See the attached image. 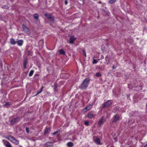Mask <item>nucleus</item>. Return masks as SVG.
<instances>
[{
  "label": "nucleus",
  "instance_id": "nucleus-1",
  "mask_svg": "<svg viewBox=\"0 0 147 147\" xmlns=\"http://www.w3.org/2000/svg\"><path fill=\"white\" fill-rule=\"evenodd\" d=\"M90 81L89 78H87L84 80L83 83L80 86L79 88L81 89H86L88 87Z\"/></svg>",
  "mask_w": 147,
  "mask_h": 147
},
{
  "label": "nucleus",
  "instance_id": "nucleus-2",
  "mask_svg": "<svg viewBox=\"0 0 147 147\" xmlns=\"http://www.w3.org/2000/svg\"><path fill=\"white\" fill-rule=\"evenodd\" d=\"M7 138L16 145H18L19 142L14 137L11 136H9L6 137Z\"/></svg>",
  "mask_w": 147,
  "mask_h": 147
},
{
  "label": "nucleus",
  "instance_id": "nucleus-3",
  "mask_svg": "<svg viewBox=\"0 0 147 147\" xmlns=\"http://www.w3.org/2000/svg\"><path fill=\"white\" fill-rule=\"evenodd\" d=\"M105 121V119L103 117H102L99 120L97 124L98 127H100L103 124L104 122Z\"/></svg>",
  "mask_w": 147,
  "mask_h": 147
},
{
  "label": "nucleus",
  "instance_id": "nucleus-4",
  "mask_svg": "<svg viewBox=\"0 0 147 147\" xmlns=\"http://www.w3.org/2000/svg\"><path fill=\"white\" fill-rule=\"evenodd\" d=\"M112 101L111 100H109L106 102L103 105V108H104L109 107L110 105L112 103Z\"/></svg>",
  "mask_w": 147,
  "mask_h": 147
},
{
  "label": "nucleus",
  "instance_id": "nucleus-5",
  "mask_svg": "<svg viewBox=\"0 0 147 147\" xmlns=\"http://www.w3.org/2000/svg\"><path fill=\"white\" fill-rule=\"evenodd\" d=\"M93 139L94 142L97 144H100V139L97 137H94Z\"/></svg>",
  "mask_w": 147,
  "mask_h": 147
},
{
  "label": "nucleus",
  "instance_id": "nucleus-6",
  "mask_svg": "<svg viewBox=\"0 0 147 147\" xmlns=\"http://www.w3.org/2000/svg\"><path fill=\"white\" fill-rule=\"evenodd\" d=\"M20 119L19 117H17L11 120V124H13L15 123L18 121Z\"/></svg>",
  "mask_w": 147,
  "mask_h": 147
},
{
  "label": "nucleus",
  "instance_id": "nucleus-7",
  "mask_svg": "<svg viewBox=\"0 0 147 147\" xmlns=\"http://www.w3.org/2000/svg\"><path fill=\"white\" fill-rule=\"evenodd\" d=\"M76 38L74 36H71L69 39V43L71 44H73L74 41L76 40Z\"/></svg>",
  "mask_w": 147,
  "mask_h": 147
},
{
  "label": "nucleus",
  "instance_id": "nucleus-8",
  "mask_svg": "<svg viewBox=\"0 0 147 147\" xmlns=\"http://www.w3.org/2000/svg\"><path fill=\"white\" fill-rule=\"evenodd\" d=\"M16 43H17L18 45L21 46L23 44V41L22 40H20L17 41Z\"/></svg>",
  "mask_w": 147,
  "mask_h": 147
},
{
  "label": "nucleus",
  "instance_id": "nucleus-9",
  "mask_svg": "<svg viewBox=\"0 0 147 147\" xmlns=\"http://www.w3.org/2000/svg\"><path fill=\"white\" fill-rule=\"evenodd\" d=\"M119 115H116L114 119V120L113 121V122H116L119 119Z\"/></svg>",
  "mask_w": 147,
  "mask_h": 147
},
{
  "label": "nucleus",
  "instance_id": "nucleus-10",
  "mask_svg": "<svg viewBox=\"0 0 147 147\" xmlns=\"http://www.w3.org/2000/svg\"><path fill=\"white\" fill-rule=\"evenodd\" d=\"M22 28L24 31L26 32H28L29 31L28 28L26 27V26L24 25H22Z\"/></svg>",
  "mask_w": 147,
  "mask_h": 147
},
{
  "label": "nucleus",
  "instance_id": "nucleus-11",
  "mask_svg": "<svg viewBox=\"0 0 147 147\" xmlns=\"http://www.w3.org/2000/svg\"><path fill=\"white\" fill-rule=\"evenodd\" d=\"M10 43L12 45H14L16 44L17 42L13 38H11L10 39Z\"/></svg>",
  "mask_w": 147,
  "mask_h": 147
},
{
  "label": "nucleus",
  "instance_id": "nucleus-12",
  "mask_svg": "<svg viewBox=\"0 0 147 147\" xmlns=\"http://www.w3.org/2000/svg\"><path fill=\"white\" fill-rule=\"evenodd\" d=\"M27 63V59H25L23 62V66L24 68V69H26V65Z\"/></svg>",
  "mask_w": 147,
  "mask_h": 147
},
{
  "label": "nucleus",
  "instance_id": "nucleus-13",
  "mask_svg": "<svg viewBox=\"0 0 147 147\" xmlns=\"http://www.w3.org/2000/svg\"><path fill=\"white\" fill-rule=\"evenodd\" d=\"M92 105H89L87 106L86 107L85 109H87L88 110H89L92 108Z\"/></svg>",
  "mask_w": 147,
  "mask_h": 147
},
{
  "label": "nucleus",
  "instance_id": "nucleus-14",
  "mask_svg": "<svg viewBox=\"0 0 147 147\" xmlns=\"http://www.w3.org/2000/svg\"><path fill=\"white\" fill-rule=\"evenodd\" d=\"M67 145L68 147H72L74 146L73 143L71 142H68Z\"/></svg>",
  "mask_w": 147,
  "mask_h": 147
},
{
  "label": "nucleus",
  "instance_id": "nucleus-15",
  "mask_svg": "<svg viewBox=\"0 0 147 147\" xmlns=\"http://www.w3.org/2000/svg\"><path fill=\"white\" fill-rule=\"evenodd\" d=\"M59 52L60 54H62L63 55H65V52L63 49L60 50L59 51Z\"/></svg>",
  "mask_w": 147,
  "mask_h": 147
},
{
  "label": "nucleus",
  "instance_id": "nucleus-16",
  "mask_svg": "<svg viewBox=\"0 0 147 147\" xmlns=\"http://www.w3.org/2000/svg\"><path fill=\"white\" fill-rule=\"evenodd\" d=\"M45 145L48 146H53L52 143L51 142H48L45 143Z\"/></svg>",
  "mask_w": 147,
  "mask_h": 147
},
{
  "label": "nucleus",
  "instance_id": "nucleus-17",
  "mask_svg": "<svg viewBox=\"0 0 147 147\" xmlns=\"http://www.w3.org/2000/svg\"><path fill=\"white\" fill-rule=\"evenodd\" d=\"M6 142L7 143L5 144L6 147H12L10 144L8 142Z\"/></svg>",
  "mask_w": 147,
  "mask_h": 147
},
{
  "label": "nucleus",
  "instance_id": "nucleus-18",
  "mask_svg": "<svg viewBox=\"0 0 147 147\" xmlns=\"http://www.w3.org/2000/svg\"><path fill=\"white\" fill-rule=\"evenodd\" d=\"M107 63V64H108L109 62V58L107 56H106L105 58Z\"/></svg>",
  "mask_w": 147,
  "mask_h": 147
},
{
  "label": "nucleus",
  "instance_id": "nucleus-19",
  "mask_svg": "<svg viewBox=\"0 0 147 147\" xmlns=\"http://www.w3.org/2000/svg\"><path fill=\"white\" fill-rule=\"evenodd\" d=\"M50 129L49 127H48L47 128L45 131V134H47V133L50 132Z\"/></svg>",
  "mask_w": 147,
  "mask_h": 147
},
{
  "label": "nucleus",
  "instance_id": "nucleus-20",
  "mask_svg": "<svg viewBox=\"0 0 147 147\" xmlns=\"http://www.w3.org/2000/svg\"><path fill=\"white\" fill-rule=\"evenodd\" d=\"M116 0H109V3L111 4H112L116 2Z\"/></svg>",
  "mask_w": 147,
  "mask_h": 147
},
{
  "label": "nucleus",
  "instance_id": "nucleus-21",
  "mask_svg": "<svg viewBox=\"0 0 147 147\" xmlns=\"http://www.w3.org/2000/svg\"><path fill=\"white\" fill-rule=\"evenodd\" d=\"M34 72V71L33 70H31L30 71V72L29 74V76L30 77L32 76V75H33Z\"/></svg>",
  "mask_w": 147,
  "mask_h": 147
},
{
  "label": "nucleus",
  "instance_id": "nucleus-22",
  "mask_svg": "<svg viewBox=\"0 0 147 147\" xmlns=\"http://www.w3.org/2000/svg\"><path fill=\"white\" fill-rule=\"evenodd\" d=\"M45 16L47 17L48 18H49V19L51 17H52L49 14H48V13H46L45 14Z\"/></svg>",
  "mask_w": 147,
  "mask_h": 147
},
{
  "label": "nucleus",
  "instance_id": "nucleus-23",
  "mask_svg": "<svg viewBox=\"0 0 147 147\" xmlns=\"http://www.w3.org/2000/svg\"><path fill=\"white\" fill-rule=\"evenodd\" d=\"M34 17L37 20L38 18L39 15L37 14H35L34 15Z\"/></svg>",
  "mask_w": 147,
  "mask_h": 147
},
{
  "label": "nucleus",
  "instance_id": "nucleus-24",
  "mask_svg": "<svg viewBox=\"0 0 147 147\" xmlns=\"http://www.w3.org/2000/svg\"><path fill=\"white\" fill-rule=\"evenodd\" d=\"M95 76L97 77H100L101 76V74L100 72H99L96 73L95 74Z\"/></svg>",
  "mask_w": 147,
  "mask_h": 147
},
{
  "label": "nucleus",
  "instance_id": "nucleus-25",
  "mask_svg": "<svg viewBox=\"0 0 147 147\" xmlns=\"http://www.w3.org/2000/svg\"><path fill=\"white\" fill-rule=\"evenodd\" d=\"M57 86V83H55L54 85V90L55 91H56V90Z\"/></svg>",
  "mask_w": 147,
  "mask_h": 147
},
{
  "label": "nucleus",
  "instance_id": "nucleus-26",
  "mask_svg": "<svg viewBox=\"0 0 147 147\" xmlns=\"http://www.w3.org/2000/svg\"><path fill=\"white\" fill-rule=\"evenodd\" d=\"M98 59L97 60L96 59H94L92 62V63L93 64H96L98 62Z\"/></svg>",
  "mask_w": 147,
  "mask_h": 147
},
{
  "label": "nucleus",
  "instance_id": "nucleus-27",
  "mask_svg": "<svg viewBox=\"0 0 147 147\" xmlns=\"http://www.w3.org/2000/svg\"><path fill=\"white\" fill-rule=\"evenodd\" d=\"M43 40H40L39 42V44L40 46H42V45L43 44Z\"/></svg>",
  "mask_w": 147,
  "mask_h": 147
},
{
  "label": "nucleus",
  "instance_id": "nucleus-28",
  "mask_svg": "<svg viewBox=\"0 0 147 147\" xmlns=\"http://www.w3.org/2000/svg\"><path fill=\"white\" fill-rule=\"evenodd\" d=\"M93 115L92 114H89L88 115V117L89 118H91L92 117Z\"/></svg>",
  "mask_w": 147,
  "mask_h": 147
},
{
  "label": "nucleus",
  "instance_id": "nucleus-29",
  "mask_svg": "<svg viewBox=\"0 0 147 147\" xmlns=\"http://www.w3.org/2000/svg\"><path fill=\"white\" fill-rule=\"evenodd\" d=\"M43 86H42L41 88L40 89V91L39 92H37V94H39L40 93H41L42 91V89H43Z\"/></svg>",
  "mask_w": 147,
  "mask_h": 147
},
{
  "label": "nucleus",
  "instance_id": "nucleus-30",
  "mask_svg": "<svg viewBox=\"0 0 147 147\" xmlns=\"http://www.w3.org/2000/svg\"><path fill=\"white\" fill-rule=\"evenodd\" d=\"M49 20L52 22H53L54 20V18L53 17H51L49 19Z\"/></svg>",
  "mask_w": 147,
  "mask_h": 147
},
{
  "label": "nucleus",
  "instance_id": "nucleus-31",
  "mask_svg": "<svg viewBox=\"0 0 147 147\" xmlns=\"http://www.w3.org/2000/svg\"><path fill=\"white\" fill-rule=\"evenodd\" d=\"M83 54L85 56V57H86V52L84 50H83Z\"/></svg>",
  "mask_w": 147,
  "mask_h": 147
},
{
  "label": "nucleus",
  "instance_id": "nucleus-32",
  "mask_svg": "<svg viewBox=\"0 0 147 147\" xmlns=\"http://www.w3.org/2000/svg\"><path fill=\"white\" fill-rule=\"evenodd\" d=\"M26 132L28 133L29 132V128L28 127H26Z\"/></svg>",
  "mask_w": 147,
  "mask_h": 147
},
{
  "label": "nucleus",
  "instance_id": "nucleus-33",
  "mask_svg": "<svg viewBox=\"0 0 147 147\" xmlns=\"http://www.w3.org/2000/svg\"><path fill=\"white\" fill-rule=\"evenodd\" d=\"M9 105H10V103L9 102H6L5 104L4 105L5 106H7Z\"/></svg>",
  "mask_w": 147,
  "mask_h": 147
},
{
  "label": "nucleus",
  "instance_id": "nucleus-34",
  "mask_svg": "<svg viewBox=\"0 0 147 147\" xmlns=\"http://www.w3.org/2000/svg\"><path fill=\"white\" fill-rule=\"evenodd\" d=\"M104 58V56L103 55H102L101 56L100 58V59H98V60H99L100 59H103Z\"/></svg>",
  "mask_w": 147,
  "mask_h": 147
},
{
  "label": "nucleus",
  "instance_id": "nucleus-35",
  "mask_svg": "<svg viewBox=\"0 0 147 147\" xmlns=\"http://www.w3.org/2000/svg\"><path fill=\"white\" fill-rule=\"evenodd\" d=\"M86 125H89V123L87 121H85L84 123Z\"/></svg>",
  "mask_w": 147,
  "mask_h": 147
},
{
  "label": "nucleus",
  "instance_id": "nucleus-36",
  "mask_svg": "<svg viewBox=\"0 0 147 147\" xmlns=\"http://www.w3.org/2000/svg\"><path fill=\"white\" fill-rule=\"evenodd\" d=\"M67 3H68V2H67V0H66L65 1V4L66 5L67 4Z\"/></svg>",
  "mask_w": 147,
  "mask_h": 147
},
{
  "label": "nucleus",
  "instance_id": "nucleus-37",
  "mask_svg": "<svg viewBox=\"0 0 147 147\" xmlns=\"http://www.w3.org/2000/svg\"><path fill=\"white\" fill-rule=\"evenodd\" d=\"M58 133V132L57 131L55 132L53 134V135H55L57 133Z\"/></svg>",
  "mask_w": 147,
  "mask_h": 147
},
{
  "label": "nucleus",
  "instance_id": "nucleus-38",
  "mask_svg": "<svg viewBox=\"0 0 147 147\" xmlns=\"http://www.w3.org/2000/svg\"><path fill=\"white\" fill-rule=\"evenodd\" d=\"M112 68L113 69H115V67L114 66H113L112 67Z\"/></svg>",
  "mask_w": 147,
  "mask_h": 147
},
{
  "label": "nucleus",
  "instance_id": "nucleus-39",
  "mask_svg": "<svg viewBox=\"0 0 147 147\" xmlns=\"http://www.w3.org/2000/svg\"><path fill=\"white\" fill-rule=\"evenodd\" d=\"M144 147H147V144Z\"/></svg>",
  "mask_w": 147,
  "mask_h": 147
},
{
  "label": "nucleus",
  "instance_id": "nucleus-40",
  "mask_svg": "<svg viewBox=\"0 0 147 147\" xmlns=\"http://www.w3.org/2000/svg\"><path fill=\"white\" fill-rule=\"evenodd\" d=\"M38 94H37V93L35 95H34L35 96H37Z\"/></svg>",
  "mask_w": 147,
  "mask_h": 147
}]
</instances>
